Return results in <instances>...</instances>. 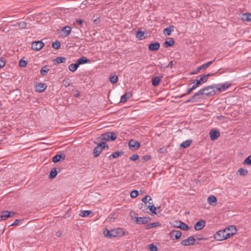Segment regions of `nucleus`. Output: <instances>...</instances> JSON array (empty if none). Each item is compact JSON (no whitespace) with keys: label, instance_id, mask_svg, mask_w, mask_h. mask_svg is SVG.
Masks as SVG:
<instances>
[{"label":"nucleus","instance_id":"obj_19","mask_svg":"<svg viewBox=\"0 0 251 251\" xmlns=\"http://www.w3.org/2000/svg\"><path fill=\"white\" fill-rule=\"evenodd\" d=\"M146 206L148 207V208H149L150 211L152 213H154V214H156V213L155 211L156 210L157 208L154 206V204L153 203V201H152V199H151V201H149V200L148 201V204H147V205H146Z\"/></svg>","mask_w":251,"mask_h":251},{"label":"nucleus","instance_id":"obj_21","mask_svg":"<svg viewBox=\"0 0 251 251\" xmlns=\"http://www.w3.org/2000/svg\"><path fill=\"white\" fill-rule=\"evenodd\" d=\"M174 26L173 25H170V26L166 27L163 30V33L164 34L168 36L171 35L172 31H174Z\"/></svg>","mask_w":251,"mask_h":251},{"label":"nucleus","instance_id":"obj_58","mask_svg":"<svg viewBox=\"0 0 251 251\" xmlns=\"http://www.w3.org/2000/svg\"><path fill=\"white\" fill-rule=\"evenodd\" d=\"M55 235L58 237H61L62 235V232L60 230H58L56 232Z\"/></svg>","mask_w":251,"mask_h":251},{"label":"nucleus","instance_id":"obj_28","mask_svg":"<svg viewBox=\"0 0 251 251\" xmlns=\"http://www.w3.org/2000/svg\"><path fill=\"white\" fill-rule=\"evenodd\" d=\"M217 201L216 197L213 195H210L207 199L208 202L211 205H213V203H216Z\"/></svg>","mask_w":251,"mask_h":251},{"label":"nucleus","instance_id":"obj_5","mask_svg":"<svg viewBox=\"0 0 251 251\" xmlns=\"http://www.w3.org/2000/svg\"><path fill=\"white\" fill-rule=\"evenodd\" d=\"M117 137L116 134L112 132L105 133L101 135V139L105 141H114Z\"/></svg>","mask_w":251,"mask_h":251},{"label":"nucleus","instance_id":"obj_41","mask_svg":"<svg viewBox=\"0 0 251 251\" xmlns=\"http://www.w3.org/2000/svg\"><path fill=\"white\" fill-rule=\"evenodd\" d=\"M139 194L138 191L137 190H133L130 192V197L132 198H136Z\"/></svg>","mask_w":251,"mask_h":251},{"label":"nucleus","instance_id":"obj_56","mask_svg":"<svg viewBox=\"0 0 251 251\" xmlns=\"http://www.w3.org/2000/svg\"><path fill=\"white\" fill-rule=\"evenodd\" d=\"M80 95V93L78 90H75L74 92V96L75 97H78Z\"/></svg>","mask_w":251,"mask_h":251},{"label":"nucleus","instance_id":"obj_46","mask_svg":"<svg viewBox=\"0 0 251 251\" xmlns=\"http://www.w3.org/2000/svg\"><path fill=\"white\" fill-rule=\"evenodd\" d=\"M193 91V89L191 88H188L187 90V92L185 94H183L182 95H181L180 96H178V98H182L184 96L187 95H189V94L191 93V92Z\"/></svg>","mask_w":251,"mask_h":251},{"label":"nucleus","instance_id":"obj_54","mask_svg":"<svg viewBox=\"0 0 251 251\" xmlns=\"http://www.w3.org/2000/svg\"><path fill=\"white\" fill-rule=\"evenodd\" d=\"M173 65H174V61H171L169 63L168 65L166 67V68H172Z\"/></svg>","mask_w":251,"mask_h":251},{"label":"nucleus","instance_id":"obj_7","mask_svg":"<svg viewBox=\"0 0 251 251\" xmlns=\"http://www.w3.org/2000/svg\"><path fill=\"white\" fill-rule=\"evenodd\" d=\"M135 223L136 224H139H139L146 225L145 228H146L147 229L151 228L152 227H155L157 226H160L161 225V224L159 222H155V223H151V224L147 225V221H135Z\"/></svg>","mask_w":251,"mask_h":251},{"label":"nucleus","instance_id":"obj_26","mask_svg":"<svg viewBox=\"0 0 251 251\" xmlns=\"http://www.w3.org/2000/svg\"><path fill=\"white\" fill-rule=\"evenodd\" d=\"M92 213L91 210H82L80 211L79 215L82 217H87Z\"/></svg>","mask_w":251,"mask_h":251},{"label":"nucleus","instance_id":"obj_31","mask_svg":"<svg viewBox=\"0 0 251 251\" xmlns=\"http://www.w3.org/2000/svg\"><path fill=\"white\" fill-rule=\"evenodd\" d=\"M161 80V78L159 77L155 76L152 79V84L154 86H157L160 81Z\"/></svg>","mask_w":251,"mask_h":251},{"label":"nucleus","instance_id":"obj_52","mask_svg":"<svg viewBox=\"0 0 251 251\" xmlns=\"http://www.w3.org/2000/svg\"><path fill=\"white\" fill-rule=\"evenodd\" d=\"M158 151L159 153H165V152H167V150H166V149H165L164 148H162L159 149L158 150Z\"/></svg>","mask_w":251,"mask_h":251},{"label":"nucleus","instance_id":"obj_29","mask_svg":"<svg viewBox=\"0 0 251 251\" xmlns=\"http://www.w3.org/2000/svg\"><path fill=\"white\" fill-rule=\"evenodd\" d=\"M242 19L243 20L249 22L251 21V13H246L242 15Z\"/></svg>","mask_w":251,"mask_h":251},{"label":"nucleus","instance_id":"obj_38","mask_svg":"<svg viewBox=\"0 0 251 251\" xmlns=\"http://www.w3.org/2000/svg\"><path fill=\"white\" fill-rule=\"evenodd\" d=\"M151 201V198L150 196L147 195L145 196L144 198H142V201L145 203L146 205H147L148 204V201Z\"/></svg>","mask_w":251,"mask_h":251},{"label":"nucleus","instance_id":"obj_16","mask_svg":"<svg viewBox=\"0 0 251 251\" xmlns=\"http://www.w3.org/2000/svg\"><path fill=\"white\" fill-rule=\"evenodd\" d=\"M65 154L64 153L56 154L53 157L52 161L54 163H57L61 160H64L65 158Z\"/></svg>","mask_w":251,"mask_h":251},{"label":"nucleus","instance_id":"obj_18","mask_svg":"<svg viewBox=\"0 0 251 251\" xmlns=\"http://www.w3.org/2000/svg\"><path fill=\"white\" fill-rule=\"evenodd\" d=\"M160 46V44L158 42H154L149 45V49L151 51H156L159 49Z\"/></svg>","mask_w":251,"mask_h":251},{"label":"nucleus","instance_id":"obj_37","mask_svg":"<svg viewBox=\"0 0 251 251\" xmlns=\"http://www.w3.org/2000/svg\"><path fill=\"white\" fill-rule=\"evenodd\" d=\"M118 77L116 75H111L109 78L110 82L112 83H115L118 81Z\"/></svg>","mask_w":251,"mask_h":251},{"label":"nucleus","instance_id":"obj_53","mask_svg":"<svg viewBox=\"0 0 251 251\" xmlns=\"http://www.w3.org/2000/svg\"><path fill=\"white\" fill-rule=\"evenodd\" d=\"M20 221H15L14 223L8 225V226H17L18 225H19Z\"/></svg>","mask_w":251,"mask_h":251},{"label":"nucleus","instance_id":"obj_61","mask_svg":"<svg viewBox=\"0 0 251 251\" xmlns=\"http://www.w3.org/2000/svg\"><path fill=\"white\" fill-rule=\"evenodd\" d=\"M198 86L196 84H194V85L191 87V88L193 89V90H195L197 88Z\"/></svg>","mask_w":251,"mask_h":251},{"label":"nucleus","instance_id":"obj_40","mask_svg":"<svg viewBox=\"0 0 251 251\" xmlns=\"http://www.w3.org/2000/svg\"><path fill=\"white\" fill-rule=\"evenodd\" d=\"M244 165H251V155L249 156L243 162Z\"/></svg>","mask_w":251,"mask_h":251},{"label":"nucleus","instance_id":"obj_34","mask_svg":"<svg viewBox=\"0 0 251 251\" xmlns=\"http://www.w3.org/2000/svg\"><path fill=\"white\" fill-rule=\"evenodd\" d=\"M57 174L56 168H53L50 172V177L51 178H54L56 177Z\"/></svg>","mask_w":251,"mask_h":251},{"label":"nucleus","instance_id":"obj_15","mask_svg":"<svg viewBox=\"0 0 251 251\" xmlns=\"http://www.w3.org/2000/svg\"><path fill=\"white\" fill-rule=\"evenodd\" d=\"M205 226V221H198L194 225V228L196 230H200L202 229Z\"/></svg>","mask_w":251,"mask_h":251},{"label":"nucleus","instance_id":"obj_44","mask_svg":"<svg viewBox=\"0 0 251 251\" xmlns=\"http://www.w3.org/2000/svg\"><path fill=\"white\" fill-rule=\"evenodd\" d=\"M179 226V228H180L183 230H188L189 229L188 226L181 222L180 223V225Z\"/></svg>","mask_w":251,"mask_h":251},{"label":"nucleus","instance_id":"obj_17","mask_svg":"<svg viewBox=\"0 0 251 251\" xmlns=\"http://www.w3.org/2000/svg\"><path fill=\"white\" fill-rule=\"evenodd\" d=\"M175 44L174 39L173 38H168L163 43V46L165 48L172 47Z\"/></svg>","mask_w":251,"mask_h":251},{"label":"nucleus","instance_id":"obj_63","mask_svg":"<svg viewBox=\"0 0 251 251\" xmlns=\"http://www.w3.org/2000/svg\"><path fill=\"white\" fill-rule=\"evenodd\" d=\"M213 89H214V88H213V89H209V90H206V91H205V92H210L211 91H213V90H214H214Z\"/></svg>","mask_w":251,"mask_h":251},{"label":"nucleus","instance_id":"obj_23","mask_svg":"<svg viewBox=\"0 0 251 251\" xmlns=\"http://www.w3.org/2000/svg\"><path fill=\"white\" fill-rule=\"evenodd\" d=\"M130 214L132 220H145L147 218L146 217H139L138 216V214L133 211H131Z\"/></svg>","mask_w":251,"mask_h":251},{"label":"nucleus","instance_id":"obj_20","mask_svg":"<svg viewBox=\"0 0 251 251\" xmlns=\"http://www.w3.org/2000/svg\"><path fill=\"white\" fill-rule=\"evenodd\" d=\"M36 91L39 92H43L47 88V86L44 83H39L36 85Z\"/></svg>","mask_w":251,"mask_h":251},{"label":"nucleus","instance_id":"obj_24","mask_svg":"<svg viewBox=\"0 0 251 251\" xmlns=\"http://www.w3.org/2000/svg\"><path fill=\"white\" fill-rule=\"evenodd\" d=\"M62 31L64 33V36L66 37L71 33V28L69 26H66L63 28Z\"/></svg>","mask_w":251,"mask_h":251},{"label":"nucleus","instance_id":"obj_49","mask_svg":"<svg viewBox=\"0 0 251 251\" xmlns=\"http://www.w3.org/2000/svg\"><path fill=\"white\" fill-rule=\"evenodd\" d=\"M200 80L202 82V83H205L207 81V78L206 76V75H201L200 76Z\"/></svg>","mask_w":251,"mask_h":251},{"label":"nucleus","instance_id":"obj_1","mask_svg":"<svg viewBox=\"0 0 251 251\" xmlns=\"http://www.w3.org/2000/svg\"><path fill=\"white\" fill-rule=\"evenodd\" d=\"M237 231L235 226H229L225 229L216 232L213 235V238L218 241H223L233 236L236 233Z\"/></svg>","mask_w":251,"mask_h":251},{"label":"nucleus","instance_id":"obj_2","mask_svg":"<svg viewBox=\"0 0 251 251\" xmlns=\"http://www.w3.org/2000/svg\"><path fill=\"white\" fill-rule=\"evenodd\" d=\"M215 88V86L210 85L207 86L203 88L202 89L200 90L198 92L196 93L193 96L191 97L188 100H187L185 102H195L198 101V99H199V96L203 95H205L206 96H212L213 94H215V91L213 90L210 92H205L206 90H209V89H213Z\"/></svg>","mask_w":251,"mask_h":251},{"label":"nucleus","instance_id":"obj_11","mask_svg":"<svg viewBox=\"0 0 251 251\" xmlns=\"http://www.w3.org/2000/svg\"><path fill=\"white\" fill-rule=\"evenodd\" d=\"M195 239L193 236H189L187 239L181 241V244L183 246H188L194 245Z\"/></svg>","mask_w":251,"mask_h":251},{"label":"nucleus","instance_id":"obj_14","mask_svg":"<svg viewBox=\"0 0 251 251\" xmlns=\"http://www.w3.org/2000/svg\"><path fill=\"white\" fill-rule=\"evenodd\" d=\"M169 235L171 238L173 240L178 239L180 238L181 236V233L179 231L173 230L170 232Z\"/></svg>","mask_w":251,"mask_h":251},{"label":"nucleus","instance_id":"obj_27","mask_svg":"<svg viewBox=\"0 0 251 251\" xmlns=\"http://www.w3.org/2000/svg\"><path fill=\"white\" fill-rule=\"evenodd\" d=\"M192 142V141L190 139L186 140L180 144V147L182 148H187L191 145Z\"/></svg>","mask_w":251,"mask_h":251},{"label":"nucleus","instance_id":"obj_10","mask_svg":"<svg viewBox=\"0 0 251 251\" xmlns=\"http://www.w3.org/2000/svg\"><path fill=\"white\" fill-rule=\"evenodd\" d=\"M15 215L14 212H9L8 211H3L0 212V220H5V218L13 217Z\"/></svg>","mask_w":251,"mask_h":251},{"label":"nucleus","instance_id":"obj_48","mask_svg":"<svg viewBox=\"0 0 251 251\" xmlns=\"http://www.w3.org/2000/svg\"><path fill=\"white\" fill-rule=\"evenodd\" d=\"M5 65V61L3 58H0V69L3 68Z\"/></svg>","mask_w":251,"mask_h":251},{"label":"nucleus","instance_id":"obj_36","mask_svg":"<svg viewBox=\"0 0 251 251\" xmlns=\"http://www.w3.org/2000/svg\"><path fill=\"white\" fill-rule=\"evenodd\" d=\"M144 34L145 33L144 32L138 31L136 33V37L140 40H142L146 38V37L144 36Z\"/></svg>","mask_w":251,"mask_h":251},{"label":"nucleus","instance_id":"obj_47","mask_svg":"<svg viewBox=\"0 0 251 251\" xmlns=\"http://www.w3.org/2000/svg\"><path fill=\"white\" fill-rule=\"evenodd\" d=\"M18 26L20 28L24 29L26 27V24L25 22H22L18 24Z\"/></svg>","mask_w":251,"mask_h":251},{"label":"nucleus","instance_id":"obj_57","mask_svg":"<svg viewBox=\"0 0 251 251\" xmlns=\"http://www.w3.org/2000/svg\"><path fill=\"white\" fill-rule=\"evenodd\" d=\"M202 83V82L201 81L200 79H198L197 81H196V83H195L196 84V86L197 85L198 86L201 85Z\"/></svg>","mask_w":251,"mask_h":251},{"label":"nucleus","instance_id":"obj_59","mask_svg":"<svg viewBox=\"0 0 251 251\" xmlns=\"http://www.w3.org/2000/svg\"><path fill=\"white\" fill-rule=\"evenodd\" d=\"M132 97V94L131 93H126V100Z\"/></svg>","mask_w":251,"mask_h":251},{"label":"nucleus","instance_id":"obj_8","mask_svg":"<svg viewBox=\"0 0 251 251\" xmlns=\"http://www.w3.org/2000/svg\"><path fill=\"white\" fill-rule=\"evenodd\" d=\"M140 144L138 141L133 139L130 140L128 142V146L129 149L133 151H136L140 147Z\"/></svg>","mask_w":251,"mask_h":251},{"label":"nucleus","instance_id":"obj_25","mask_svg":"<svg viewBox=\"0 0 251 251\" xmlns=\"http://www.w3.org/2000/svg\"><path fill=\"white\" fill-rule=\"evenodd\" d=\"M78 67H79V65L77 63H73V64H70L68 66V69H69V71H70L71 72H74L77 69Z\"/></svg>","mask_w":251,"mask_h":251},{"label":"nucleus","instance_id":"obj_9","mask_svg":"<svg viewBox=\"0 0 251 251\" xmlns=\"http://www.w3.org/2000/svg\"><path fill=\"white\" fill-rule=\"evenodd\" d=\"M44 46V44L40 41H35L32 43L31 45V49L36 51L39 50Z\"/></svg>","mask_w":251,"mask_h":251},{"label":"nucleus","instance_id":"obj_62","mask_svg":"<svg viewBox=\"0 0 251 251\" xmlns=\"http://www.w3.org/2000/svg\"><path fill=\"white\" fill-rule=\"evenodd\" d=\"M214 75V74H208L207 75H205L207 77V78L208 79V77L209 76H212L213 75Z\"/></svg>","mask_w":251,"mask_h":251},{"label":"nucleus","instance_id":"obj_55","mask_svg":"<svg viewBox=\"0 0 251 251\" xmlns=\"http://www.w3.org/2000/svg\"><path fill=\"white\" fill-rule=\"evenodd\" d=\"M121 102H126V94L123 95L121 99Z\"/></svg>","mask_w":251,"mask_h":251},{"label":"nucleus","instance_id":"obj_60","mask_svg":"<svg viewBox=\"0 0 251 251\" xmlns=\"http://www.w3.org/2000/svg\"><path fill=\"white\" fill-rule=\"evenodd\" d=\"M76 23H77V24L80 25V24H82L83 21L82 20H81V19H77L76 20Z\"/></svg>","mask_w":251,"mask_h":251},{"label":"nucleus","instance_id":"obj_35","mask_svg":"<svg viewBox=\"0 0 251 251\" xmlns=\"http://www.w3.org/2000/svg\"><path fill=\"white\" fill-rule=\"evenodd\" d=\"M66 60V58L64 57H57L54 60V62L57 64H60L64 62Z\"/></svg>","mask_w":251,"mask_h":251},{"label":"nucleus","instance_id":"obj_33","mask_svg":"<svg viewBox=\"0 0 251 251\" xmlns=\"http://www.w3.org/2000/svg\"><path fill=\"white\" fill-rule=\"evenodd\" d=\"M181 221H171L170 225L175 227L179 228L180 225Z\"/></svg>","mask_w":251,"mask_h":251},{"label":"nucleus","instance_id":"obj_4","mask_svg":"<svg viewBox=\"0 0 251 251\" xmlns=\"http://www.w3.org/2000/svg\"><path fill=\"white\" fill-rule=\"evenodd\" d=\"M105 147L108 148V146L106 145L105 142H100L99 144L94 149L93 151V155L95 157L99 156L102 150L104 149Z\"/></svg>","mask_w":251,"mask_h":251},{"label":"nucleus","instance_id":"obj_43","mask_svg":"<svg viewBox=\"0 0 251 251\" xmlns=\"http://www.w3.org/2000/svg\"><path fill=\"white\" fill-rule=\"evenodd\" d=\"M27 65V61L22 58L19 61V66L22 67H26Z\"/></svg>","mask_w":251,"mask_h":251},{"label":"nucleus","instance_id":"obj_30","mask_svg":"<svg viewBox=\"0 0 251 251\" xmlns=\"http://www.w3.org/2000/svg\"><path fill=\"white\" fill-rule=\"evenodd\" d=\"M49 71V69L48 68L47 66H43L41 70H40V74L42 76H45L48 74Z\"/></svg>","mask_w":251,"mask_h":251},{"label":"nucleus","instance_id":"obj_32","mask_svg":"<svg viewBox=\"0 0 251 251\" xmlns=\"http://www.w3.org/2000/svg\"><path fill=\"white\" fill-rule=\"evenodd\" d=\"M248 170L244 169V168H240L237 172V174H239L240 176H245L248 174Z\"/></svg>","mask_w":251,"mask_h":251},{"label":"nucleus","instance_id":"obj_50","mask_svg":"<svg viewBox=\"0 0 251 251\" xmlns=\"http://www.w3.org/2000/svg\"><path fill=\"white\" fill-rule=\"evenodd\" d=\"M138 158H139V156L136 154H134L132 155L130 157V160H131L132 161H136Z\"/></svg>","mask_w":251,"mask_h":251},{"label":"nucleus","instance_id":"obj_64","mask_svg":"<svg viewBox=\"0 0 251 251\" xmlns=\"http://www.w3.org/2000/svg\"><path fill=\"white\" fill-rule=\"evenodd\" d=\"M69 85H70V83L69 82H66L65 83V85L67 86H69Z\"/></svg>","mask_w":251,"mask_h":251},{"label":"nucleus","instance_id":"obj_22","mask_svg":"<svg viewBox=\"0 0 251 251\" xmlns=\"http://www.w3.org/2000/svg\"><path fill=\"white\" fill-rule=\"evenodd\" d=\"M90 60L87 59L86 57L83 56L78 59L77 63L79 66L80 65L83 64L85 63H90Z\"/></svg>","mask_w":251,"mask_h":251},{"label":"nucleus","instance_id":"obj_12","mask_svg":"<svg viewBox=\"0 0 251 251\" xmlns=\"http://www.w3.org/2000/svg\"><path fill=\"white\" fill-rule=\"evenodd\" d=\"M215 86V88L219 92H222L226 90L229 87L230 84L228 83H225L223 84H219L217 85H213Z\"/></svg>","mask_w":251,"mask_h":251},{"label":"nucleus","instance_id":"obj_42","mask_svg":"<svg viewBox=\"0 0 251 251\" xmlns=\"http://www.w3.org/2000/svg\"><path fill=\"white\" fill-rule=\"evenodd\" d=\"M123 152L116 151L111 154L110 157L112 156L113 158H117L121 154H123Z\"/></svg>","mask_w":251,"mask_h":251},{"label":"nucleus","instance_id":"obj_45","mask_svg":"<svg viewBox=\"0 0 251 251\" xmlns=\"http://www.w3.org/2000/svg\"><path fill=\"white\" fill-rule=\"evenodd\" d=\"M149 248L150 251H157V248L153 244H151L149 245Z\"/></svg>","mask_w":251,"mask_h":251},{"label":"nucleus","instance_id":"obj_13","mask_svg":"<svg viewBox=\"0 0 251 251\" xmlns=\"http://www.w3.org/2000/svg\"><path fill=\"white\" fill-rule=\"evenodd\" d=\"M209 135L212 140H215L220 137V133L218 130L211 129L209 132Z\"/></svg>","mask_w":251,"mask_h":251},{"label":"nucleus","instance_id":"obj_51","mask_svg":"<svg viewBox=\"0 0 251 251\" xmlns=\"http://www.w3.org/2000/svg\"><path fill=\"white\" fill-rule=\"evenodd\" d=\"M151 158V156L150 155H146L143 157V159L145 161L150 160Z\"/></svg>","mask_w":251,"mask_h":251},{"label":"nucleus","instance_id":"obj_3","mask_svg":"<svg viewBox=\"0 0 251 251\" xmlns=\"http://www.w3.org/2000/svg\"><path fill=\"white\" fill-rule=\"evenodd\" d=\"M105 237L111 238L117 236H121L124 234V232L120 228L108 230L107 228H104L103 231Z\"/></svg>","mask_w":251,"mask_h":251},{"label":"nucleus","instance_id":"obj_39","mask_svg":"<svg viewBox=\"0 0 251 251\" xmlns=\"http://www.w3.org/2000/svg\"><path fill=\"white\" fill-rule=\"evenodd\" d=\"M52 46L54 49L58 50L60 48V43L58 41H54L52 43Z\"/></svg>","mask_w":251,"mask_h":251},{"label":"nucleus","instance_id":"obj_6","mask_svg":"<svg viewBox=\"0 0 251 251\" xmlns=\"http://www.w3.org/2000/svg\"><path fill=\"white\" fill-rule=\"evenodd\" d=\"M215 60V58L213 60L210 61L206 63L202 64V65L196 68L195 70H194L191 73V75H194L198 74L201 70H203L205 68L208 67L210 65H211Z\"/></svg>","mask_w":251,"mask_h":251}]
</instances>
